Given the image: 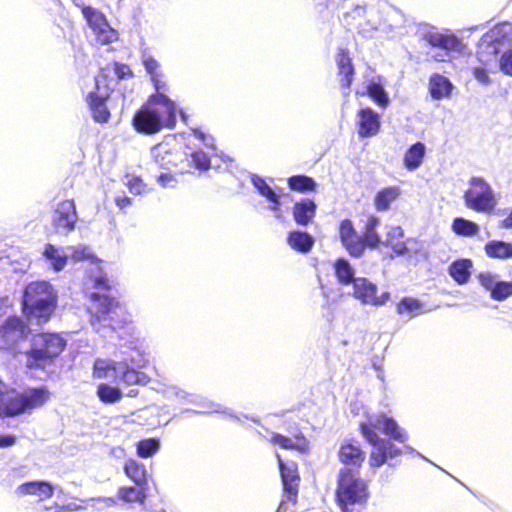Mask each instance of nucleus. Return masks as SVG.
<instances>
[{
	"label": "nucleus",
	"mask_w": 512,
	"mask_h": 512,
	"mask_svg": "<svg viewBox=\"0 0 512 512\" xmlns=\"http://www.w3.org/2000/svg\"><path fill=\"white\" fill-rule=\"evenodd\" d=\"M360 428L362 435L372 445L369 457V465L372 468L380 467L388 459H393L402 453L390 440L380 438L375 429L401 443L408 438L407 433L397 422L383 413L369 416L368 421L361 423Z\"/></svg>",
	"instance_id": "nucleus-1"
},
{
	"label": "nucleus",
	"mask_w": 512,
	"mask_h": 512,
	"mask_svg": "<svg viewBox=\"0 0 512 512\" xmlns=\"http://www.w3.org/2000/svg\"><path fill=\"white\" fill-rule=\"evenodd\" d=\"M176 113V104L164 93L153 94L148 104L134 115L133 126L139 133L155 134L163 127L174 128Z\"/></svg>",
	"instance_id": "nucleus-2"
},
{
	"label": "nucleus",
	"mask_w": 512,
	"mask_h": 512,
	"mask_svg": "<svg viewBox=\"0 0 512 512\" xmlns=\"http://www.w3.org/2000/svg\"><path fill=\"white\" fill-rule=\"evenodd\" d=\"M56 293L47 281L29 283L23 294V311L29 320L46 322L56 307Z\"/></svg>",
	"instance_id": "nucleus-3"
},
{
	"label": "nucleus",
	"mask_w": 512,
	"mask_h": 512,
	"mask_svg": "<svg viewBox=\"0 0 512 512\" xmlns=\"http://www.w3.org/2000/svg\"><path fill=\"white\" fill-rule=\"evenodd\" d=\"M90 299V322L96 330H98L97 325L104 327L109 326L112 329H116L131 321V316L126 308L115 298L96 292L91 294Z\"/></svg>",
	"instance_id": "nucleus-4"
},
{
	"label": "nucleus",
	"mask_w": 512,
	"mask_h": 512,
	"mask_svg": "<svg viewBox=\"0 0 512 512\" xmlns=\"http://www.w3.org/2000/svg\"><path fill=\"white\" fill-rule=\"evenodd\" d=\"M66 346V340L56 333H41L33 337L31 349L26 353V367L45 369Z\"/></svg>",
	"instance_id": "nucleus-5"
},
{
	"label": "nucleus",
	"mask_w": 512,
	"mask_h": 512,
	"mask_svg": "<svg viewBox=\"0 0 512 512\" xmlns=\"http://www.w3.org/2000/svg\"><path fill=\"white\" fill-rule=\"evenodd\" d=\"M368 496V485L357 470L344 467L339 471L336 497L342 512H352L348 505L364 504Z\"/></svg>",
	"instance_id": "nucleus-6"
},
{
	"label": "nucleus",
	"mask_w": 512,
	"mask_h": 512,
	"mask_svg": "<svg viewBox=\"0 0 512 512\" xmlns=\"http://www.w3.org/2000/svg\"><path fill=\"white\" fill-rule=\"evenodd\" d=\"M469 184L470 187L463 197L466 207L481 213L492 212L497 200L490 184L481 177L471 178Z\"/></svg>",
	"instance_id": "nucleus-7"
},
{
	"label": "nucleus",
	"mask_w": 512,
	"mask_h": 512,
	"mask_svg": "<svg viewBox=\"0 0 512 512\" xmlns=\"http://www.w3.org/2000/svg\"><path fill=\"white\" fill-rule=\"evenodd\" d=\"M78 214L73 200L58 202L51 215V225L61 235H68L76 226Z\"/></svg>",
	"instance_id": "nucleus-8"
},
{
	"label": "nucleus",
	"mask_w": 512,
	"mask_h": 512,
	"mask_svg": "<svg viewBox=\"0 0 512 512\" xmlns=\"http://www.w3.org/2000/svg\"><path fill=\"white\" fill-rule=\"evenodd\" d=\"M103 76L95 78V90L87 96L93 119L98 123H106L110 118V112L106 106V100L110 96L111 90L105 84Z\"/></svg>",
	"instance_id": "nucleus-9"
},
{
	"label": "nucleus",
	"mask_w": 512,
	"mask_h": 512,
	"mask_svg": "<svg viewBox=\"0 0 512 512\" xmlns=\"http://www.w3.org/2000/svg\"><path fill=\"white\" fill-rule=\"evenodd\" d=\"M82 13L93 30L98 43L105 45L117 39V32L108 25L101 12L92 7H84Z\"/></svg>",
	"instance_id": "nucleus-10"
},
{
	"label": "nucleus",
	"mask_w": 512,
	"mask_h": 512,
	"mask_svg": "<svg viewBox=\"0 0 512 512\" xmlns=\"http://www.w3.org/2000/svg\"><path fill=\"white\" fill-rule=\"evenodd\" d=\"M353 296L364 305L382 306L390 297L388 292L377 295V286L366 278H356L353 282Z\"/></svg>",
	"instance_id": "nucleus-11"
},
{
	"label": "nucleus",
	"mask_w": 512,
	"mask_h": 512,
	"mask_svg": "<svg viewBox=\"0 0 512 512\" xmlns=\"http://www.w3.org/2000/svg\"><path fill=\"white\" fill-rule=\"evenodd\" d=\"M285 497L288 501H294L298 494L299 475L295 462L284 463L280 455H277Z\"/></svg>",
	"instance_id": "nucleus-12"
},
{
	"label": "nucleus",
	"mask_w": 512,
	"mask_h": 512,
	"mask_svg": "<svg viewBox=\"0 0 512 512\" xmlns=\"http://www.w3.org/2000/svg\"><path fill=\"white\" fill-rule=\"evenodd\" d=\"M29 329L18 317H11L0 327V339L10 348L28 335Z\"/></svg>",
	"instance_id": "nucleus-13"
},
{
	"label": "nucleus",
	"mask_w": 512,
	"mask_h": 512,
	"mask_svg": "<svg viewBox=\"0 0 512 512\" xmlns=\"http://www.w3.org/2000/svg\"><path fill=\"white\" fill-rule=\"evenodd\" d=\"M358 135L361 138L375 136L380 130V116L371 108L360 109L357 113Z\"/></svg>",
	"instance_id": "nucleus-14"
},
{
	"label": "nucleus",
	"mask_w": 512,
	"mask_h": 512,
	"mask_svg": "<svg viewBox=\"0 0 512 512\" xmlns=\"http://www.w3.org/2000/svg\"><path fill=\"white\" fill-rule=\"evenodd\" d=\"M142 64L149 74L151 82L156 90L155 94L164 93L168 90L165 81V75L161 70L160 63L147 51H143L141 55Z\"/></svg>",
	"instance_id": "nucleus-15"
},
{
	"label": "nucleus",
	"mask_w": 512,
	"mask_h": 512,
	"mask_svg": "<svg viewBox=\"0 0 512 512\" xmlns=\"http://www.w3.org/2000/svg\"><path fill=\"white\" fill-rule=\"evenodd\" d=\"M427 41L433 47L444 50V53L433 55L436 61H445L448 51H460L462 47L461 41L454 35H446L441 33H430L427 35Z\"/></svg>",
	"instance_id": "nucleus-16"
},
{
	"label": "nucleus",
	"mask_w": 512,
	"mask_h": 512,
	"mask_svg": "<svg viewBox=\"0 0 512 512\" xmlns=\"http://www.w3.org/2000/svg\"><path fill=\"white\" fill-rule=\"evenodd\" d=\"M386 236L381 245L390 247L397 256H403L408 252L406 242L403 241L404 231L400 226H386Z\"/></svg>",
	"instance_id": "nucleus-17"
},
{
	"label": "nucleus",
	"mask_w": 512,
	"mask_h": 512,
	"mask_svg": "<svg viewBox=\"0 0 512 512\" xmlns=\"http://www.w3.org/2000/svg\"><path fill=\"white\" fill-rule=\"evenodd\" d=\"M54 487L46 481H32L18 486L16 493L19 496L31 495L39 501L46 500L53 495Z\"/></svg>",
	"instance_id": "nucleus-18"
},
{
	"label": "nucleus",
	"mask_w": 512,
	"mask_h": 512,
	"mask_svg": "<svg viewBox=\"0 0 512 512\" xmlns=\"http://www.w3.org/2000/svg\"><path fill=\"white\" fill-rule=\"evenodd\" d=\"M116 380L126 385H146L149 383L150 378L143 372L135 370L134 367H130L127 360L119 361L118 371Z\"/></svg>",
	"instance_id": "nucleus-19"
},
{
	"label": "nucleus",
	"mask_w": 512,
	"mask_h": 512,
	"mask_svg": "<svg viewBox=\"0 0 512 512\" xmlns=\"http://www.w3.org/2000/svg\"><path fill=\"white\" fill-rule=\"evenodd\" d=\"M380 224V218L375 215H369L365 221L362 236L367 247L371 249H377L382 243V237L378 232Z\"/></svg>",
	"instance_id": "nucleus-20"
},
{
	"label": "nucleus",
	"mask_w": 512,
	"mask_h": 512,
	"mask_svg": "<svg viewBox=\"0 0 512 512\" xmlns=\"http://www.w3.org/2000/svg\"><path fill=\"white\" fill-rule=\"evenodd\" d=\"M43 256L49 263L50 267L59 272L64 269L67 264L69 254L63 247H57L53 244H46L43 250Z\"/></svg>",
	"instance_id": "nucleus-21"
},
{
	"label": "nucleus",
	"mask_w": 512,
	"mask_h": 512,
	"mask_svg": "<svg viewBox=\"0 0 512 512\" xmlns=\"http://www.w3.org/2000/svg\"><path fill=\"white\" fill-rule=\"evenodd\" d=\"M339 459L346 466L350 465L359 468L365 459V453L358 445L344 442L339 450Z\"/></svg>",
	"instance_id": "nucleus-22"
},
{
	"label": "nucleus",
	"mask_w": 512,
	"mask_h": 512,
	"mask_svg": "<svg viewBox=\"0 0 512 512\" xmlns=\"http://www.w3.org/2000/svg\"><path fill=\"white\" fill-rule=\"evenodd\" d=\"M316 213V204L310 199H305L297 202L293 208V217L297 224L306 226L308 225Z\"/></svg>",
	"instance_id": "nucleus-23"
},
{
	"label": "nucleus",
	"mask_w": 512,
	"mask_h": 512,
	"mask_svg": "<svg viewBox=\"0 0 512 512\" xmlns=\"http://www.w3.org/2000/svg\"><path fill=\"white\" fill-rule=\"evenodd\" d=\"M336 62L339 70L340 83L343 87L349 88L353 80L354 68L348 53L341 50L337 55Z\"/></svg>",
	"instance_id": "nucleus-24"
},
{
	"label": "nucleus",
	"mask_w": 512,
	"mask_h": 512,
	"mask_svg": "<svg viewBox=\"0 0 512 512\" xmlns=\"http://www.w3.org/2000/svg\"><path fill=\"white\" fill-rule=\"evenodd\" d=\"M452 87L449 79L439 74L433 75L429 80L430 94L435 100L449 97Z\"/></svg>",
	"instance_id": "nucleus-25"
},
{
	"label": "nucleus",
	"mask_w": 512,
	"mask_h": 512,
	"mask_svg": "<svg viewBox=\"0 0 512 512\" xmlns=\"http://www.w3.org/2000/svg\"><path fill=\"white\" fill-rule=\"evenodd\" d=\"M148 486L136 485L119 488L118 497L126 503L143 504L147 498Z\"/></svg>",
	"instance_id": "nucleus-26"
},
{
	"label": "nucleus",
	"mask_w": 512,
	"mask_h": 512,
	"mask_svg": "<svg viewBox=\"0 0 512 512\" xmlns=\"http://www.w3.org/2000/svg\"><path fill=\"white\" fill-rule=\"evenodd\" d=\"M472 261L460 259L449 266V275L459 284H466L471 275Z\"/></svg>",
	"instance_id": "nucleus-27"
},
{
	"label": "nucleus",
	"mask_w": 512,
	"mask_h": 512,
	"mask_svg": "<svg viewBox=\"0 0 512 512\" xmlns=\"http://www.w3.org/2000/svg\"><path fill=\"white\" fill-rule=\"evenodd\" d=\"M118 363L112 360L97 359L93 367V377L97 379L116 380Z\"/></svg>",
	"instance_id": "nucleus-28"
},
{
	"label": "nucleus",
	"mask_w": 512,
	"mask_h": 512,
	"mask_svg": "<svg viewBox=\"0 0 512 512\" xmlns=\"http://www.w3.org/2000/svg\"><path fill=\"white\" fill-rule=\"evenodd\" d=\"M251 181L258 192L270 202V209L274 212L279 211V196L275 193L271 186L267 184L263 178L257 175H253Z\"/></svg>",
	"instance_id": "nucleus-29"
},
{
	"label": "nucleus",
	"mask_w": 512,
	"mask_h": 512,
	"mask_svg": "<svg viewBox=\"0 0 512 512\" xmlns=\"http://www.w3.org/2000/svg\"><path fill=\"white\" fill-rule=\"evenodd\" d=\"M287 241L292 249L301 253H308L314 245L313 237L310 234L301 231H293L289 233Z\"/></svg>",
	"instance_id": "nucleus-30"
},
{
	"label": "nucleus",
	"mask_w": 512,
	"mask_h": 512,
	"mask_svg": "<svg viewBox=\"0 0 512 512\" xmlns=\"http://www.w3.org/2000/svg\"><path fill=\"white\" fill-rule=\"evenodd\" d=\"M425 145L421 142H417L413 144L405 153L404 156V165L410 170L414 171L420 167L422 164L423 158L425 156Z\"/></svg>",
	"instance_id": "nucleus-31"
},
{
	"label": "nucleus",
	"mask_w": 512,
	"mask_h": 512,
	"mask_svg": "<svg viewBox=\"0 0 512 512\" xmlns=\"http://www.w3.org/2000/svg\"><path fill=\"white\" fill-rule=\"evenodd\" d=\"M271 442L284 449L298 450L304 452L308 449V443L303 435H297L294 438H288L280 434H273Z\"/></svg>",
	"instance_id": "nucleus-32"
},
{
	"label": "nucleus",
	"mask_w": 512,
	"mask_h": 512,
	"mask_svg": "<svg viewBox=\"0 0 512 512\" xmlns=\"http://www.w3.org/2000/svg\"><path fill=\"white\" fill-rule=\"evenodd\" d=\"M188 403L197 406V409H191V411L196 414L225 412L220 404L208 400L199 394L191 393ZM186 411H190V409H186Z\"/></svg>",
	"instance_id": "nucleus-33"
},
{
	"label": "nucleus",
	"mask_w": 512,
	"mask_h": 512,
	"mask_svg": "<svg viewBox=\"0 0 512 512\" xmlns=\"http://www.w3.org/2000/svg\"><path fill=\"white\" fill-rule=\"evenodd\" d=\"M485 252L490 258L511 259L512 244L504 241L492 240L485 245Z\"/></svg>",
	"instance_id": "nucleus-34"
},
{
	"label": "nucleus",
	"mask_w": 512,
	"mask_h": 512,
	"mask_svg": "<svg viewBox=\"0 0 512 512\" xmlns=\"http://www.w3.org/2000/svg\"><path fill=\"white\" fill-rule=\"evenodd\" d=\"M125 474L136 484L148 486V476L143 464L135 460H128L124 466Z\"/></svg>",
	"instance_id": "nucleus-35"
},
{
	"label": "nucleus",
	"mask_w": 512,
	"mask_h": 512,
	"mask_svg": "<svg viewBox=\"0 0 512 512\" xmlns=\"http://www.w3.org/2000/svg\"><path fill=\"white\" fill-rule=\"evenodd\" d=\"M400 196V189L398 187H387L380 190L375 198L374 205L378 211H387L393 203Z\"/></svg>",
	"instance_id": "nucleus-36"
},
{
	"label": "nucleus",
	"mask_w": 512,
	"mask_h": 512,
	"mask_svg": "<svg viewBox=\"0 0 512 512\" xmlns=\"http://www.w3.org/2000/svg\"><path fill=\"white\" fill-rule=\"evenodd\" d=\"M152 155L155 162L164 168L178 165L179 155L176 152L168 150L165 146H156L152 149Z\"/></svg>",
	"instance_id": "nucleus-37"
},
{
	"label": "nucleus",
	"mask_w": 512,
	"mask_h": 512,
	"mask_svg": "<svg viewBox=\"0 0 512 512\" xmlns=\"http://www.w3.org/2000/svg\"><path fill=\"white\" fill-rule=\"evenodd\" d=\"M452 231L459 236L473 237L479 233L480 227L475 222L458 217L452 222Z\"/></svg>",
	"instance_id": "nucleus-38"
},
{
	"label": "nucleus",
	"mask_w": 512,
	"mask_h": 512,
	"mask_svg": "<svg viewBox=\"0 0 512 512\" xmlns=\"http://www.w3.org/2000/svg\"><path fill=\"white\" fill-rule=\"evenodd\" d=\"M367 94L380 107L386 108L389 105V97L381 82L371 81L367 85Z\"/></svg>",
	"instance_id": "nucleus-39"
},
{
	"label": "nucleus",
	"mask_w": 512,
	"mask_h": 512,
	"mask_svg": "<svg viewBox=\"0 0 512 512\" xmlns=\"http://www.w3.org/2000/svg\"><path fill=\"white\" fill-rule=\"evenodd\" d=\"M97 396L105 404H114L122 399V391L118 387L100 384L97 387Z\"/></svg>",
	"instance_id": "nucleus-40"
},
{
	"label": "nucleus",
	"mask_w": 512,
	"mask_h": 512,
	"mask_svg": "<svg viewBox=\"0 0 512 512\" xmlns=\"http://www.w3.org/2000/svg\"><path fill=\"white\" fill-rule=\"evenodd\" d=\"M341 243L347 252L353 257H361L367 247L363 236H360L358 233H355Z\"/></svg>",
	"instance_id": "nucleus-41"
},
{
	"label": "nucleus",
	"mask_w": 512,
	"mask_h": 512,
	"mask_svg": "<svg viewBox=\"0 0 512 512\" xmlns=\"http://www.w3.org/2000/svg\"><path fill=\"white\" fill-rule=\"evenodd\" d=\"M335 274L338 281L342 284H349L354 282V270L345 259H339L334 265Z\"/></svg>",
	"instance_id": "nucleus-42"
},
{
	"label": "nucleus",
	"mask_w": 512,
	"mask_h": 512,
	"mask_svg": "<svg viewBox=\"0 0 512 512\" xmlns=\"http://www.w3.org/2000/svg\"><path fill=\"white\" fill-rule=\"evenodd\" d=\"M422 304L414 298H403L397 305V312L399 314L408 313L410 317L420 314Z\"/></svg>",
	"instance_id": "nucleus-43"
},
{
	"label": "nucleus",
	"mask_w": 512,
	"mask_h": 512,
	"mask_svg": "<svg viewBox=\"0 0 512 512\" xmlns=\"http://www.w3.org/2000/svg\"><path fill=\"white\" fill-rule=\"evenodd\" d=\"M289 187L292 190L305 192L313 190L316 183L307 176H292L288 180Z\"/></svg>",
	"instance_id": "nucleus-44"
},
{
	"label": "nucleus",
	"mask_w": 512,
	"mask_h": 512,
	"mask_svg": "<svg viewBox=\"0 0 512 512\" xmlns=\"http://www.w3.org/2000/svg\"><path fill=\"white\" fill-rule=\"evenodd\" d=\"M160 447V443L156 439H146L142 440L137 445L138 455L146 458L152 456L155 452L158 451Z\"/></svg>",
	"instance_id": "nucleus-45"
},
{
	"label": "nucleus",
	"mask_w": 512,
	"mask_h": 512,
	"mask_svg": "<svg viewBox=\"0 0 512 512\" xmlns=\"http://www.w3.org/2000/svg\"><path fill=\"white\" fill-rule=\"evenodd\" d=\"M189 150L185 152L186 156H190L192 163L199 170H207L210 166V161L207 155L202 151H192L189 147Z\"/></svg>",
	"instance_id": "nucleus-46"
},
{
	"label": "nucleus",
	"mask_w": 512,
	"mask_h": 512,
	"mask_svg": "<svg viewBox=\"0 0 512 512\" xmlns=\"http://www.w3.org/2000/svg\"><path fill=\"white\" fill-rule=\"evenodd\" d=\"M512 295V282L498 281L495 288L491 292V297L501 301Z\"/></svg>",
	"instance_id": "nucleus-47"
},
{
	"label": "nucleus",
	"mask_w": 512,
	"mask_h": 512,
	"mask_svg": "<svg viewBox=\"0 0 512 512\" xmlns=\"http://www.w3.org/2000/svg\"><path fill=\"white\" fill-rule=\"evenodd\" d=\"M163 394L167 398L176 399L182 403H188L191 393L181 389L177 386H166L163 390Z\"/></svg>",
	"instance_id": "nucleus-48"
},
{
	"label": "nucleus",
	"mask_w": 512,
	"mask_h": 512,
	"mask_svg": "<svg viewBox=\"0 0 512 512\" xmlns=\"http://www.w3.org/2000/svg\"><path fill=\"white\" fill-rule=\"evenodd\" d=\"M66 251L75 261L88 259L91 255L89 249L83 245L70 246L66 249Z\"/></svg>",
	"instance_id": "nucleus-49"
},
{
	"label": "nucleus",
	"mask_w": 512,
	"mask_h": 512,
	"mask_svg": "<svg viewBox=\"0 0 512 512\" xmlns=\"http://www.w3.org/2000/svg\"><path fill=\"white\" fill-rule=\"evenodd\" d=\"M126 185L133 194L139 195L146 192V184L139 177H128Z\"/></svg>",
	"instance_id": "nucleus-50"
},
{
	"label": "nucleus",
	"mask_w": 512,
	"mask_h": 512,
	"mask_svg": "<svg viewBox=\"0 0 512 512\" xmlns=\"http://www.w3.org/2000/svg\"><path fill=\"white\" fill-rule=\"evenodd\" d=\"M478 279L480 284L490 292L493 291L496 284L498 283L496 276L490 272L480 273Z\"/></svg>",
	"instance_id": "nucleus-51"
},
{
	"label": "nucleus",
	"mask_w": 512,
	"mask_h": 512,
	"mask_svg": "<svg viewBox=\"0 0 512 512\" xmlns=\"http://www.w3.org/2000/svg\"><path fill=\"white\" fill-rule=\"evenodd\" d=\"M355 233H357V232L353 226V223L350 220L345 219L340 223L339 236H340L341 242L344 240H347L349 237H351Z\"/></svg>",
	"instance_id": "nucleus-52"
},
{
	"label": "nucleus",
	"mask_w": 512,
	"mask_h": 512,
	"mask_svg": "<svg viewBox=\"0 0 512 512\" xmlns=\"http://www.w3.org/2000/svg\"><path fill=\"white\" fill-rule=\"evenodd\" d=\"M500 68L505 74L512 76V51L506 52L501 56Z\"/></svg>",
	"instance_id": "nucleus-53"
},
{
	"label": "nucleus",
	"mask_w": 512,
	"mask_h": 512,
	"mask_svg": "<svg viewBox=\"0 0 512 512\" xmlns=\"http://www.w3.org/2000/svg\"><path fill=\"white\" fill-rule=\"evenodd\" d=\"M93 283L94 287L98 290L106 291L110 289L109 279L102 273L93 277Z\"/></svg>",
	"instance_id": "nucleus-54"
},
{
	"label": "nucleus",
	"mask_w": 512,
	"mask_h": 512,
	"mask_svg": "<svg viewBox=\"0 0 512 512\" xmlns=\"http://www.w3.org/2000/svg\"><path fill=\"white\" fill-rule=\"evenodd\" d=\"M157 181L163 188H173L177 184V180L175 179V177L169 173L161 174L158 177Z\"/></svg>",
	"instance_id": "nucleus-55"
},
{
	"label": "nucleus",
	"mask_w": 512,
	"mask_h": 512,
	"mask_svg": "<svg viewBox=\"0 0 512 512\" xmlns=\"http://www.w3.org/2000/svg\"><path fill=\"white\" fill-rule=\"evenodd\" d=\"M130 367L142 368L146 365L147 359L139 351H135L134 355L130 356Z\"/></svg>",
	"instance_id": "nucleus-56"
},
{
	"label": "nucleus",
	"mask_w": 512,
	"mask_h": 512,
	"mask_svg": "<svg viewBox=\"0 0 512 512\" xmlns=\"http://www.w3.org/2000/svg\"><path fill=\"white\" fill-rule=\"evenodd\" d=\"M473 74H474L475 79L478 82H480L482 84H489L490 78L485 69L475 68Z\"/></svg>",
	"instance_id": "nucleus-57"
},
{
	"label": "nucleus",
	"mask_w": 512,
	"mask_h": 512,
	"mask_svg": "<svg viewBox=\"0 0 512 512\" xmlns=\"http://www.w3.org/2000/svg\"><path fill=\"white\" fill-rule=\"evenodd\" d=\"M193 133L194 135L199 139L201 140L207 147H213L214 145V139L212 136L210 135H206L204 134L203 132H201L200 130L198 129H193Z\"/></svg>",
	"instance_id": "nucleus-58"
},
{
	"label": "nucleus",
	"mask_w": 512,
	"mask_h": 512,
	"mask_svg": "<svg viewBox=\"0 0 512 512\" xmlns=\"http://www.w3.org/2000/svg\"><path fill=\"white\" fill-rule=\"evenodd\" d=\"M115 73L119 79H124L126 76H131V70L126 65H116Z\"/></svg>",
	"instance_id": "nucleus-59"
},
{
	"label": "nucleus",
	"mask_w": 512,
	"mask_h": 512,
	"mask_svg": "<svg viewBox=\"0 0 512 512\" xmlns=\"http://www.w3.org/2000/svg\"><path fill=\"white\" fill-rule=\"evenodd\" d=\"M16 439L12 435H0V448H6L13 446Z\"/></svg>",
	"instance_id": "nucleus-60"
},
{
	"label": "nucleus",
	"mask_w": 512,
	"mask_h": 512,
	"mask_svg": "<svg viewBox=\"0 0 512 512\" xmlns=\"http://www.w3.org/2000/svg\"><path fill=\"white\" fill-rule=\"evenodd\" d=\"M115 203L120 209H125L131 205V199L126 196H119L115 199Z\"/></svg>",
	"instance_id": "nucleus-61"
},
{
	"label": "nucleus",
	"mask_w": 512,
	"mask_h": 512,
	"mask_svg": "<svg viewBox=\"0 0 512 512\" xmlns=\"http://www.w3.org/2000/svg\"><path fill=\"white\" fill-rule=\"evenodd\" d=\"M97 502L103 503L105 507H112L116 505V500L113 498H98Z\"/></svg>",
	"instance_id": "nucleus-62"
},
{
	"label": "nucleus",
	"mask_w": 512,
	"mask_h": 512,
	"mask_svg": "<svg viewBox=\"0 0 512 512\" xmlns=\"http://www.w3.org/2000/svg\"><path fill=\"white\" fill-rule=\"evenodd\" d=\"M502 227L507 228V229H511L512 228V211L510 212L508 217H506L502 221Z\"/></svg>",
	"instance_id": "nucleus-63"
},
{
	"label": "nucleus",
	"mask_w": 512,
	"mask_h": 512,
	"mask_svg": "<svg viewBox=\"0 0 512 512\" xmlns=\"http://www.w3.org/2000/svg\"><path fill=\"white\" fill-rule=\"evenodd\" d=\"M67 509H68L69 511H74V510L79 509V507H78V506H76L75 504H68V505H67Z\"/></svg>",
	"instance_id": "nucleus-64"
}]
</instances>
